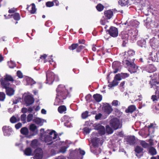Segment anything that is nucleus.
Masks as SVG:
<instances>
[{
	"instance_id": "nucleus-1",
	"label": "nucleus",
	"mask_w": 159,
	"mask_h": 159,
	"mask_svg": "<svg viewBox=\"0 0 159 159\" xmlns=\"http://www.w3.org/2000/svg\"><path fill=\"white\" fill-rule=\"evenodd\" d=\"M135 54L134 52L132 50H129L125 55V58L122 61L123 65L129 67L128 70L132 73L136 72L137 66L134 63V59L133 58Z\"/></svg>"
},
{
	"instance_id": "nucleus-2",
	"label": "nucleus",
	"mask_w": 159,
	"mask_h": 159,
	"mask_svg": "<svg viewBox=\"0 0 159 159\" xmlns=\"http://www.w3.org/2000/svg\"><path fill=\"white\" fill-rule=\"evenodd\" d=\"M57 91V97L54 105L58 106L62 104L63 100L66 98L68 93L66 87L62 84L58 85Z\"/></svg>"
},
{
	"instance_id": "nucleus-3",
	"label": "nucleus",
	"mask_w": 159,
	"mask_h": 159,
	"mask_svg": "<svg viewBox=\"0 0 159 159\" xmlns=\"http://www.w3.org/2000/svg\"><path fill=\"white\" fill-rule=\"evenodd\" d=\"M46 83L52 84L54 80L57 81L59 80L58 76L56 75L53 73L48 71L46 73Z\"/></svg>"
},
{
	"instance_id": "nucleus-4",
	"label": "nucleus",
	"mask_w": 159,
	"mask_h": 159,
	"mask_svg": "<svg viewBox=\"0 0 159 159\" xmlns=\"http://www.w3.org/2000/svg\"><path fill=\"white\" fill-rule=\"evenodd\" d=\"M110 124V126L115 130L120 128L122 126V124L120 120L117 118H113L111 119Z\"/></svg>"
},
{
	"instance_id": "nucleus-5",
	"label": "nucleus",
	"mask_w": 159,
	"mask_h": 159,
	"mask_svg": "<svg viewBox=\"0 0 159 159\" xmlns=\"http://www.w3.org/2000/svg\"><path fill=\"white\" fill-rule=\"evenodd\" d=\"M109 34L110 36L113 37H116L118 34L117 29L115 27L111 26L109 30H108Z\"/></svg>"
},
{
	"instance_id": "nucleus-6",
	"label": "nucleus",
	"mask_w": 159,
	"mask_h": 159,
	"mask_svg": "<svg viewBox=\"0 0 159 159\" xmlns=\"http://www.w3.org/2000/svg\"><path fill=\"white\" fill-rule=\"evenodd\" d=\"M34 159H42L43 156L42 150L40 148H37L34 151Z\"/></svg>"
},
{
	"instance_id": "nucleus-7",
	"label": "nucleus",
	"mask_w": 159,
	"mask_h": 159,
	"mask_svg": "<svg viewBox=\"0 0 159 159\" xmlns=\"http://www.w3.org/2000/svg\"><path fill=\"white\" fill-rule=\"evenodd\" d=\"M4 135L5 136H9L11 134L12 130L11 128L7 126H4L2 128Z\"/></svg>"
},
{
	"instance_id": "nucleus-8",
	"label": "nucleus",
	"mask_w": 159,
	"mask_h": 159,
	"mask_svg": "<svg viewBox=\"0 0 159 159\" xmlns=\"http://www.w3.org/2000/svg\"><path fill=\"white\" fill-rule=\"evenodd\" d=\"M128 34L129 36L134 39L138 34V30L136 29H130L128 30Z\"/></svg>"
},
{
	"instance_id": "nucleus-9",
	"label": "nucleus",
	"mask_w": 159,
	"mask_h": 159,
	"mask_svg": "<svg viewBox=\"0 0 159 159\" xmlns=\"http://www.w3.org/2000/svg\"><path fill=\"white\" fill-rule=\"evenodd\" d=\"M24 100L27 106L30 105L33 103L34 101L33 98L30 95L26 96Z\"/></svg>"
},
{
	"instance_id": "nucleus-10",
	"label": "nucleus",
	"mask_w": 159,
	"mask_h": 159,
	"mask_svg": "<svg viewBox=\"0 0 159 159\" xmlns=\"http://www.w3.org/2000/svg\"><path fill=\"white\" fill-rule=\"evenodd\" d=\"M47 132L48 134V136L50 137L52 141L57 138L58 135L55 131L52 130L50 131V130H48Z\"/></svg>"
},
{
	"instance_id": "nucleus-11",
	"label": "nucleus",
	"mask_w": 159,
	"mask_h": 159,
	"mask_svg": "<svg viewBox=\"0 0 159 159\" xmlns=\"http://www.w3.org/2000/svg\"><path fill=\"white\" fill-rule=\"evenodd\" d=\"M104 15L106 18L107 19H110L113 16V11L111 10H108L105 11Z\"/></svg>"
},
{
	"instance_id": "nucleus-12",
	"label": "nucleus",
	"mask_w": 159,
	"mask_h": 159,
	"mask_svg": "<svg viewBox=\"0 0 159 159\" xmlns=\"http://www.w3.org/2000/svg\"><path fill=\"white\" fill-rule=\"evenodd\" d=\"M0 82L2 86L5 89L8 88L10 84L9 81L4 78L1 79L0 80Z\"/></svg>"
},
{
	"instance_id": "nucleus-13",
	"label": "nucleus",
	"mask_w": 159,
	"mask_h": 159,
	"mask_svg": "<svg viewBox=\"0 0 159 159\" xmlns=\"http://www.w3.org/2000/svg\"><path fill=\"white\" fill-rule=\"evenodd\" d=\"M104 110L105 112L108 114H110L112 111L113 110L111 107L108 104H107L104 106Z\"/></svg>"
},
{
	"instance_id": "nucleus-14",
	"label": "nucleus",
	"mask_w": 159,
	"mask_h": 159,
	"mask_svg": "<svg viewBox=\"0 0 159 159\" xmlns=\"http://www.w3.org/2000/svg\"><path fill=\"white\" fill-rule=\"evenodd\" d=\"M30 130L32 132H34L33 135H36L38 133L37 127L34 124H32L30 126Z\"/></svg>"
},
{
	"instance_id": "nucleus-15",
	"label": "nucleus",
	"mask_w": 159,
	"mask_h": 159,
	"mask_svg": "<svg viewBox=\"0 0 159 159\" xmlns=\"http://www.w3.org/2000/svg\"><path fill=\"white\" fill-rule=\"evenodd\" d=\"M6 91L7 95L11 96L14 95L15 90L11 88L8 87L6 89Z\"/></svg>"
},
{
	"instance_id": "nucleus-16",
	"label": "nucleus",
	"mask_w": 159,
	"mask_h": 159,
	"mask_svg": "<svg viewBox=\"0 0 159 159\" xmlns=\"http://www.w3.org/2000/svg\"><path fill=\"white\" fill-rule=\"evenodd\" d=\"M146 70L148 72H153L156 70V68L153 65H149L146 67Z\"/></svg>"
},
{
	"instance_id": "nucleus-17",
	"label": "nucleus",
	"mask_w": 159,
	"mask_h": 159,
	"mask_svg": "<svg viewBox=\"0 0 159 159\" xmlns=\"http://www.w3.org/2000/svg\"><path fill=\"white\" fill-rule=\"evenodd\" d=\"M20 120V117L18 115L13 116L10 119V121L12 123H15Z\"/></svg>"
},
{
	"instance_id": "nucleus-18",
	"label": "nucleus",
	"mask_w": 159,
	"mask_h": 159,
	"mask_svg": "<svg viewBox=\"0 0 159 159\" xmlns=\"http://www.w3.org/2000/svg\"><path fill=\"white\" fill-rule=\"evenodd\" d=\"M44 141L48 145L51 144L53 142V141L52 140L48 135H47L44 137Z\"/></svg>"
},
{
	"instance_id": "nucleus-19",
	"label": "nucleus",
	"mask_w": 159,
	"mask_h": 159,
	"mask_svg": "<svg viewBox=\"0 0 159 159\" xmlns=\"http://www.w3.org/2000/svg\"><path fill=\"white\" fill-rule=\"evenodd\" d=\"M127 142L130 145H134L136 143L135 138L134 136L129 137L127 139Z\"/></svg>"
},
{
	"instance_id": "nucleus-20",
	"label": "nucleus",
	"mask_w": 159,
	"mask_h": 159,
	"mask_svg": "<svg viewBox=\"0 0 159 159\" xmlns=\"http://www.w3.org/2000/svg\"><path fill=\"white\" fill-rule=\"evenodd\" d=\"M20 131L21 134L29 137V136H28L29 133V130L27 128L24 127L20 129Z\"/></svg>"
},
{
	"instance_id": "nucleus-21",
	"label": "nucleus",
	"mask_w": 159,
	"mask_h": 159,
	"mask_svg": "<svg viewBox=\"0 0 159 159\" xmlns=\"http://www.w3.org/2000/svg\"><path fill=\"white\" fill-rule=\"evenodd\" d=\"M136 107L134 105H131L128 108L125 110L126 113H132L135 110Z\"/></svg>"
},
{
	"instance_id": "nucleus-22",
	"label": "nucleus",
	"mask_w": 159,
	"mask_h": 159,
	"mask_svg": "<svg viewBox=\"0 0 159 159\" xmlns=\"http://www.w3.org/2000/svg\"><path fill=\"white\" fill-rule=\"evenodd\" d=\"M118 65H119V63L117 62H114L113 63L112 66L113 68L115 70L114 71V73H117L119 70V69L117 68V66Z\"/></svg>"
},
{
	"instance_id": "nucleus-23",
	"label": "nucleus",
	"mask_w": 159,
	"mask_h": 159,
	"mask_svg": "<svg viewBox=\"0 0 159 159\" xmlns=\"http://www.w3.org/2000/svg\"><path fill=\"white\" fill-rule=\"evenodd\" d=\"M93 97L96 102H99L102 100V96L99 94H94Z\"/></svg>"
},
{
	"instance_id": "nucleus-24",
	"label": "nucleus",
	"mask_w": 159,
	"mask_h": 159,
	"mask_svg": "<svg viewBox=\"0 0 159 159\" xmlns=\"http://www.w3.org/2000/svg\"><path fill=\"white\" fill-rule=\"evenodd\" d=\"M149 153L152 155H156L157 152L156 149L152 147H150L148 149Z\"/></svg>"
},
{
	"instance_id": "nucleus-25",
	"label": "nucleus",
	"mask_w": 159,
	"mask_h": 159,
	"mask_svg": "<svg viewBox=\"0 0 159 159\" xmlns=\"http://www.w3.org/2000/svg\"><path fill=\"white\" fill-rule=\"evenodd\" d=\"M99 133L101 135L104 134L105 133V127L103 126L102 125L99 126Z\"/></svg>"
},
{
	"instance_id": "nucleus-26",
	"label": "nucleus",
	"mask_w": 159,
	"mask_h": 159,
	"mask_svg": "<svg viewBox=\"0 0 159 159\" xmlns=\"http://www.w3.org/2000/svg\"><path fill=\"white\" fill-rule=\"evenodd\" d=\"M24 154L26 156H30L32 154V150L30 148H26L24 151Z\"/></svg>"
},
{
	"instance_id": "nucleus-27",
	"label": "nucleus",
	"mask_w": 159,
	"mask_h": 159,
	"mask_svg": "<svg viewBox=\"0 0 159 159\" xmlns=\"http://www.w3.org/2000/svg\"><path fill=\"white\" fill-rule=\"evenodd\" d=\"M66 107L63 105L59 106L58 108V111L61 113H62L66 111Z\"/></svg>"
},
{
	"instance_id": "nucleus-28",
	"label": "nucleus",
	"mask_w": 159,
	"mask_h": 159,
	"mask_svg": "<svg viewBox=\"0 0 159 159\" xmlns=\"http://www.w3.org/2000/svg\"><path fill=\"white\" fill-rule=\"evenodd\" d=\"M33 121L37 124L40 125H43V122L42 120L40 118H36Z\"/></svg>"
},
{
	"instance_id": "nucleus-29",
	"label": "nucleus",
	"mask_w": 159,
	"mask_h": 159,
	"mask_svg": "<svg viewBox=\"0 0 159 159\" xmlns=\"http://www.w3.org/2000/svg\"><path fill=\"white\" fill-rule=\"evenodd\" d=\"M91 140L94 146H96L98 144V143H99V139L98 138L96 137H95L94 138H91Z\"/></svg>"
},
{
	"instance_id": "nucleus-30",
	"label": "nucleus",
	"mask_w": 159,
	"mask_h": 159,
	"mask_svg": "<svg viewBox=\"0 0 159 159\" xmlns=\"http://www.w3.org/2000/svg\"><path fill=\"white\" fill-rule=\"evenodd\" d=\"M4 79L5 80L10 81L13 82L14 81V79L12 76L10 75H7L4 76Z\"/></svg>"
},
{
	"instance_id": "nucleus-31",
	"label": "nucleus",
	"mask_w": 159,
	"mask_h": 159,
	"mask_svg": "<svg viewBox=\"0 0 159 159\" xmlns=\"http://www.w3.org/2000/svg\"><path fill=\"white\" fill-rule=\"evenodd\" d=\"M11 16H13V18L16 20H18L20 19V17L18 13H15L13 15H11Z\"/></svg>"
},
{
	"instance_id": "nucleus-32",
	"label": "nucleus",
	"mask_w": 159,
	"mask_h": 159,
	"mask_svg": "<svg viewBox=\"0 0 159 159\" xmlns=\"http://www.w3.org/2000/svg\"><path fill=\"white\" fill-rule=\"evenodd\" d=\"M97 10L99 11H102L104 8V7L103 5L101 4H98L96 7Z\"/></svg>"
},
{
	"instance_id": "nucleus-33",
	"label": "nucleus",
	"mask_w": 159,
	"mask_h": 159,
	"mask_svg": "<svg viewBox=\"0 0 159 159\" xmlns=\"http://www.w3.org/2000/svg\"><path fill=\"white\" fill-rule=\"evenodd\" d=\"M8 64L9 67L11 68H13L16 66L15 63L11 61L8 62Z\"/></svg>"
},
{
	"instance_id": "nucleus-34",
	"label": "nucleus",
	"mask_w": 159,
	"mask_h": 159,
	"mask_svg": "<svg viewBox=\"0 0 159 159\" xmlns=\"http://www.w3.org/2000/svg\"><path fill=\"white\" fill-rule=\"evenodd\" d=\"M143 150V149L139 146L136 147L135 149V152L138 153L141 152Z\"/></svg>"
},
{
	"instance_id": "nucleus-35",
	"label": "nucleus",
	"mask_w": 159,
	"mask_h": 159,
	"mask_svg": "<svg viewBox=\"0 0 159 159\" xmlns=\"http://www.w3.org/2000/svg\"><path fill=\"white\" fill-rule=\"evenodd\" d=\"M37 140L36 139L33 140L31 143V146L34 148H36L37 146Z\"/></svg>"
},
{
	"instance_id": "nucleus-36",
	"label": "nucleus",
	"mask_w": 159,
	"mask_h": 159,
	"mask_svg": "<svg viewBox=\"0 0 159 159\" xmlns=\"http://www.w3.org/2000/svg\"><path fill=\"white\" fill-rule=\"evenodd\" d=\"M32 10L30 11V12L31 14H34L36 11V9L35 8V6L34 3H32Z\"/></svg>"
},
{
	"instance_id": "nucleus-37",
	"label": "nucleus",
	"mask_w": 159,
	"mask_h": 159,
	"mask_svg": "<svg viewBox=\"0 0 159 159\" xmlns=\"http://www.w3.org/2000/svg\"><path fill=\"white\" fill-rule=\"evenodd\" d=\"M78 46V44H73L71 46H70L69 48L70 50H73L75 49Z\"/></svg>"
},
{
	"instance_id": "nucleus-38",
	"label": "nucleus",
	"mask_w": 159,
	"mask_h": 159,
	"mask_svg": "<svg viewBox=\"0 0 159 159\" xmlns=\"http://www.w3.org/2000/svg\"><path fill=\"white\" fill-rule=\"evenodd\" d=\"M107 132L108 134H112L113 131L112 129L109 125H107L106 127Z\"/></svg>"
},
{
	"instance_id": "nucleus-39",
	"label": "nucleus",
	"mask_w": 159,
	"mask_h": 159,
	"mask_svg": "<svg viewBox=\"0 0 159 159\" xmlns=\"http://www.w3.org/2000/svg\"><path fill=\"white\" fill-rule=\"evenodd\" d=\"M85 98L86 101L88 102H89L92 100V96L90 94H88L86 96Z\"/></svg>"
},
{
	"instance_id": "nucleus-40",
	"label": "nucleus",
	"mask_w": 159,
	"mask_h": 159,
	"mask_svg": "<svg viewBox=\"0 0 159 159\" xmlns=\"http://www.w3.org/2000/svg\"><path fill=\"white\" fill-rule=\"evenodd\" d=\"M5 98V94L3 92H0V101H3Z\"/></svg>"
},
{
	"instance_id": "nucleus-41",
	"label": "nucleus",
	"mask_w": 159,
	"mask_h": 159,
	"mask_svg": "<svg viewBox=\"0 0 159 159\" xmlns=\"http://www.w3.org/2000/svg\"><path fill=\"white\" fill-rule=\"evenodd\" d=\"M27 82L29 84L32 85L35 83V82L33 79H29L27 80Z\"/></svg>"
},
{
	"instance_id": "nucleus-42",
	"label": "nucleus",
	"mask_w": 159,
	"mask_h": 159,
	"mask_svg": "<svg viewBox=\"0 0 159 159\" xmlns=\"http://www.w3.org/2000/svg\"><path fill=\"white\" fill-rule=\"evenodd\" d=\"M141 145L144 148H146L148 146V144L146 143L144 141H141L140 142Z\"/></svg>"
},
{
	"instance_id": "nucleus-43",
	"label": "nucleus",
	"mask_w": 159,
	"mask_h": 159,
	"mask_svg": "<svg viewBox=\"0 0 159 159\" xmlns=\"http://www.w3.org/2000/svg\"><path fill=\"white\" fill-rule=\"evenodd\" d=\"M118 3L122 6H125L127 4V2H125V1H122L121 0H119L118 1Z\"/></svg>"
},
{
	"instance_id": "nucleus-44",
	"label": "nucleus",
	"mask_w": 159,
	"mask_h": 159,
	"mask_svg": "<svg viewBox=\"0 0 159 159\" xmlns=\"http://www.w3.org/2000/svg\"><path fill=\"white\" fill-rule=\"evenodd\" d=\"M88 111H85L82 114V117L83 119H85L88 116Z\"/></svg>"
},
{
	"instance_id": "nucleus-45",
	"label": "nucleus",
	"mask_w": 159,
	"mask_h": 159,
	"mask_svg": "<svg viewBox=\"0 0 159 159\" xmlns=\"http://www.w3.org/2000/svg\"><path fill=\"white\" fill-rule=\"evenodd\" d=\"M115 78L118 80H121L122 79L121 74H116L115 77Z\"/></svg>"
},
{
	"instance_id": "nucleus-46",
	"label": "nucleus",
	"mask_w": 159,
	"mask_h": 159,
	"mask_svg": "<svg viewBox=\"0 0 159 159\" xmlns=\"http://www.w3.org/2000/svg\"><path fill=\"white\" fill-rule=\"evenodd\" d=\"M33 118V115L30 114L27 116V121L28 122L30 121Z\"/></svg>"
},
{
	"instance_id": "nucleus-47",
	"label": "nucleus",
	"mask_w": 159,
	"mask_h": 159,
	"mask_svg": "<svg viewBox=\"0 0 159 159\" xmlns=\"http://www.w3.org/2000/svg\"><path fill=\"white\" fill-rule=\"evenodd\" d=\"M26 118V115L24 114H23L21 116V120L25 123V120Z\"/></svg>"
},
{
	"instance_id": "nucleus-48",
	"label": "nucleus",
	"mask_w": 159,
	"mask_h": 159,
	"mask_svg": "<svg viewBox=\"0 0 159 159\" xmlns=\"http://www.w3.org/2000/svg\"><path fill=\"white\" fill-rule=\"evenodd\" d=\"M54 5V3L52 2H48L46 3V6L47 7H50Z\"/></svg>"
},
{
	"instance_id": "nucleus-49",
	"label": "nucleus",
	"mask_w": 159,
	"mask_h": 159,
	"mask_svg": "<svg viewBox=\"0 0 159 159\" xmlns=\"http://www.w3.org/2000/svg\"><path fill=\"white\" fill-rule=\"evenodd\" d=\"M129 35L128 34H122V40H128Z\"/></svg>"
},
{
	"instance_id": "nucleus-50",
	"label": "nucleus",
	"mask_w": 159,
	"mask_h": 159,
	"mask_svg": "<svg viewBox=\"0 0 159 159\" xmlns=\"http://www.w3.org/2000/svg\"><path fill=\"white\" fill-rule=\"evenodd\" d=\"M85 48V46L80 45L78 46V47L77 48L76 51L77 52H80L81 50Z\"/></svg>"
},
{
	"instance_id": "nucleus-51",
	"label": "nucleus",
	"mask_w": 159,
	"mask_h": 159,
	"mask_svg": "<svg viewBox=\"0 0 159 159\" xmlns=\"http://www.w3.org/2000/svg\"><path fill=\"white\" fill-rule=\"evenodd\" d=\"M120 104L119 102L116 100H114L112 102V104L115 106H117Z\"/></svg>"
},
{
	"instance_id": "nucleus-52",
	"label": "nucleus",
	"mask_w": 159,
	"mask_h": 159,
	"mask_svg": "<svg viewBox=\"0 0 159 159\" xmlns=\"http://www.w3.org/2000/svg\"><path fill=\"white\" fill-rule=\"evenodd\" d=\"M17 75L19 78H21L23 77L22 73L20 71L18 70L17 72Z\"/></svg>"
},
{
	"instance_id": "nucleus-53",
	"label": "nucleus",
	"mask_w": 159,
	"mask_h": 159,
	"mask_svg": "<svg viewBox=\"0 0 159 159\" xmlns=\"http://www.w3.org/2000/svg\"><path fill=\"white\" fill-rule=\"evenodd\" d=\"M67 148L65 146L62 147L60 149V152L62 153H65L66 150Z\"/></svg>"
},
{
	"instance_id": "nucleus-54",
	"label": "nucleus",
	"mask_w": 159,
	"mask_h": 159,
	"mask_svg": "<svg viewBox=\"0 0 159 159\" xmlns=\"http://www.w3.org/2000/svg\"><path fill=\"white\" fill-rule=\"evenodd\" d=\"M121 74L122 79H125L126 77H127L129 75V74L127 73H121Z\"/></svg>"
},
{
	"instance_id": "nucleus-55",
	"label": "nucleus",
	"mask_w": 159,
	"mask_h": 159,
	"mask_svg": "<svg viewBox=\"0 0 159 159\" xmlns=\"http://www.w3.org/2000/svg\"><path fill=\"white\" fill-rule=\"evenodd\" d=\"M65 126H66L67 127H70L72 126V125L71 123L69 122L66 121L64 123Z\"/></svg>"
},
{
	"instance_id": "nucleus-56",
	"label": "nucleus",
	"mask_w": 159,
	"mask_h": 159,
	"mask_svg": "<svg viewBox=\"0 0 159 159\" xmlns=\"http://www.w3.org/2000/svg\"><path fill=\"white\" fill-rule=\"evenodd\" d=\"M102 116V115L101 114L98 113L96 115L95 118L96 120H99L101 118Z\"/></svg>"
},
{
	"instance_id": "nucleus-57",
	"label": "nucleus",
	"mask_w": 159,
	"mask_h": 159,
	"mask_svg": "<svg viewBox=\"0 0 159 159\" xmlns=\"http://www.w3.org/2000/svg\"><path fill=\"white\" fill-rule=\"evenodd\" d=\"M22 126V124L21 123H19L15 125V127L16 129H18L20 128Z\"/></svg>"
},
{
	"instance_id": "nucleus-58",
	"label": "nucleus",
	"mask_w": 159,
	"mask_h": 159,
	"mask_svg": "<svg viewBox=\"0 0 159 159\" xmlns=\"http://www.w3.org/2000/svg\"><path fill=\"white\" fill-rule=\"evenodd\" d=\"M84 132L88 134L90 132V129L88 128L85 127L84 129Z\"/></svg>"
},
{
	"instance_id": "nucleus-59",
	"label": "nucleus",
	"mask_w": 159,
	"mask_h": 159,
	"mask_svg": "<svg viewBox=\"0 0 159 159\" xmlns=\"http://www.w3.org/2000/svg\"><path fill=\"white\" fill-rule=\"evenodd\" d=\"M112 84H113V86H114L117 85L118 84V83L116 80H114L112 81Z\"/></svg>"
},
{
	"instance_id": "nucleus-60",
	"label": "nucleus",
	"mask_w": 159,
	"mask_h": 159,
	"mask_svg": "<svg viewBox=\"0 0 159 159\" xmlns=\"http://www.w3.org/2000/svg\"><path fill=\"white\" fill-rule=\"evenodd\" d=\"M123 43L122 45L123 46H125L126 44L128 43V40H122Z\"/></svg>"
},
{
	"instance_id": "nucleus-61",
	"label": "nucleus",
	"mask_w": 159,
	"mask_h": 159,
	"mask_svg": "<svg viewBox=\"0 0 159 159\" xmlns=\"http://www.w3.org/2000/svg\"><path fill=\"white\" fill-rule=\"evenodd\" d=\"M21 111L22 112L24 113H25L28 111V109L25 108H23Z\"/></svg>"
},
{
	"instance_id": "nucleus-62",
	"label": "nucleus",
	"mask_w": 159,
	"mask_h": 159,
	"mask_svg": "<svg viewBox=\"0 0 159 159\" xmlns=\"http://www.w3.org/2000/svg\"><path fill=\"white\" fill-rule=\"evenodd\" d=\"M151 98L152 99V101L154 102L157 100V97L155 95H152V97Z\"/></svg>"
},
{
	"instance_id": "nucleus-63",
	"label": "nucleus",
	"mask_w": 159,
	"mask_h": 159,
	"mask_svg": "<svg viewBox=\"0 0 159 159\" xmlns=\"http://www.w3.org/2000/svg\"><path fill=\"white\" fill-rule=\"evenodd\" d=\"M80 153L82 155H84L85 154V152L84 150H80Z\"/></svg>"
},
{
	"instance_id": "nucleus-64",
	"label": "nucleus",
	"mask_w": 159,
	"mask_h": 159,
	"mask_svg": "<svg viewBox=\"0 0 159 159\" xmlns=\"http://www.w3.org/2000/svg\"><path fill=\"white\" fill-rule=\"evenodd\" d=\"M105 20H104V18H103V19H102L100 21L101 24L102 25H104L105 24Z\"/></svg>"
}]
</instances>
